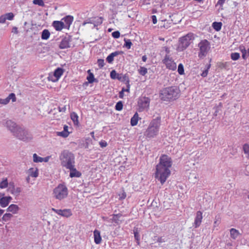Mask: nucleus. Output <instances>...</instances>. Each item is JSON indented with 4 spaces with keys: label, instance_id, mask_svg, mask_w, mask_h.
I'll return each instance as SVG.
<instances>
[{
    "label": "nucleus",
    "instance_id": "1",
    "mask_svg": "<svg viewBox=\"0 0 249 249\" xmlns=\"http://www.w3.org/2000/svg\"><path fill=\"white\" fill-rule=\"evenodd\" d=\"M172 164V160L168 156L162 155L160 157V162L156 166L155 177L161 184L166 181L170 175Z\"/></svg>",
    "mask_w": 249,
    "mask_h": 249
},
{
    "label": "nucleus",
    "instance_id": "2",
    "mask_svg": "<svg viewBox=\"0 0 249 249\" xmlns=\"http://www.w3.org/2000/svg\"><path fill=\"white\" fill-rule=\"evenodd\" d=\"M61 165L66 169L71 168L75 165L74 154L67 150L62 151L59 155Z\"/></svg>",
    "mask_w": 249,
    "mask_h": 249
},
{
    "label": "nucleus",
    "instance_id": "3",
    "mask_svg": "<svg viewBox=\"0 0 249 249\" xmlns=\"http://www.w3.org/2000/svg\"><path fill=\"white\" fill-rule=\"evenodd\" d=\"M179 90L176 87H169L162 89L160 97L164 101L175 100L179 97Z\"/></svg>",
    "mask_w": 249,
    "mask_h": 249
},
{
    "label": "nucleus",
    "instance_id": "4",
    "mask_svg": "<svg viewBox=\"0 0 249 249\" xmlns=\"http://www.w3.org/2000/svg\"><path fill=\"white\" fill-rule=\"evenodd\" d=\"M161 118L160 116L153 119L145 132L147 138H152L158 135L160 126Z\"/></svg>",
    "mask_w": 249,
    "mask_h": 249
},
{
    "label": "nucleus",
    "instance_id": "5",
    "mask_svg": "<svg viewBox=\"0 0 249 249\" xmlns=\"http://www.w3.org/2000/svg\"><path fill=\"white\" fill-rule=\"evenodd\" d=\"M195 36L193 33H189L180 37L179 39L177 50L179 52L185 50L195 39Z\"/></svg>",
    "mask_w": 249,
    "mask_h": 249
},
{
    "label": "nucleus",
    "instance_id": "6",
    "mask_svg": "<svg viewBox=\"0 0 249 249\" xmlns=\"http://www.w3.org/2000/svg\"><path fill=\"white\" fill-rule=\"evenodd\" d=\"M53 195L55 199L61 200L68 195V190L65 185L60 184L53 190Z\"/></svg>",
    "mask_w": 249,
    "mask_h": 249
},
{
    "label": "nucleus",
    "instance_id": "7",
    "mask_svg": "<svg viewBox=\"0 0 249 249\" xmlns=\"http://www.w3.org/2000/svg\"><path fill=\"white\" fill-rule=\"evenodd\" d=\"M14 136L24 142H29L33 138L32 134L21 126L19 127Z\"/></svg>",
    "mask_w": 249,
    "mask_h": 249
},
{
    "label": "nucleus",
    "instance_id": "8",
    "mask_svg": "<svg viewBox=\"0 0 249 249\" xmlns=\"http://www.w3.org/2000/svg\"><path fill=\"white\" fill-rule=\"evenodd\" d=\"M199 48V52L198 57L202 58L206 56L207 53L210 49V43L206 39L201 40L198 44Z\"/></svg>",
    "mask_w": 249,
    "mask_h": 249
},
{
    "label": "nucleus",
    "instance_id": "9",
    "mask_svg": "<svg viewBox=\"0 0 249 249\" xmlns=\"http://www.w3.org/2000/svg\"><path fill=\"white\" fill-rule=\"evenodd\" d=\"M2 125L6 127L15 136L20 126L11 120H3L1 122Z\"/></svg>",
    "mask_w": 249,
    "mask_h": 249
},
{
    "label": "nucleus",
    "instance_id": "10",
    "mask_svg": "<svg viewBox=\"0 0 249 249\" xmlns=\"http://www.w3.org/2000/svg\"><path fill=\"white\" fill-rule=\"evenodd\" d=\"M103 19L102 17H92L86 19L82 23L83 26H85L87 24H92L91 27V29H93L96 27L101 25L103 22Z\"/></svg>",
    "mask_w": 249,
    "mask_h": 249
},
{
    "label": "nucleus",
    "instance_id": "11",
    "mask_svg": "<svg viewBox=\"0 0 249 249\" xmlns=\"http://www.w3.org/2000/svg\"><path fill=\"white\" fill-rule=\"evenodd\" d=\"M64 72V70L61 68H57L53 72L49 74L48 79L49 81L53 82H57Z\"/></svg>",
    "mask_w": 249,
    "mask_h": 249
},
{
    "label": "nucleus",
    "instance_id": "12",
    "mask_svg": "<svg viewBox=\"0 0 249 249\" xmlns=\"http://www.w3.org/2000/svg\"><path fill=\"white\" fill-rule=\"evenodd\" d=\"M150 99L146 97H142L139 98L138 102L140 111L148 109L150 104Z\"/></svg>",
    "mask_w": 249,
    "mask_h": 249
},
{
    "label": "nucleus",
    "instance_id": "13",
    "mask_svg": "<svg viewBox=\"0 0 249 249\" xmlns=\"http://www.w3.org/2000/svg\"><path fill=\"white\" fill-rule=\"evenodd\" d=\"M162 62L166 67V68L174 71L177 68L176 63L172 60V58L168 54L165 55Z\"/></svg>",
    "mask_w": 249,
    "mask_h": 249
},
{
    "label": "nucleus",
    "instance_id": "14",
    "mask_svg": "<svg viewBox=\"0 0 249 249\" xmlns=\"http://www.w3.org/2000/svg\"><path fill=\"white\" fill-rule=\"evenodd\" d=\"M12 197L10 196H5L4 194L0 193V206L2 208L7 207L11 201Z\"/></svg>",
    "mask_w": 249,
    "mask_h": 249
},
{
    "label": "nucleus",
    "instance_id": "15",
    "mask_svg": "<svg viewBox=\"0 0 249 249\" xmlns=\"http://www.w3.org/2000/svg\"><path fill=\"white\" fill-rule=\"evenodd\" d=\"M52 211L63 217H69L72 215L71 210L68 209L61 210L52 208Z\"/></svg>",
    "mask_w": 249,
    "mask_h": 249
},
{
    "label": "nucleus",
    "instance_id": "16",
    "mask_svg": "<svg viewBox=\"0 0 249 249\" xmlns=\"http://www.w3.org/2000/svg\"><path fill=\"white\" fill-rule=\"evenodd\" d=\"M10 100H11L13 102L16 101V95L14 93H10L9 96L5 99H2L0 98V104L3 105H7L9 103Z\"/></svg>",
    "mask_w": 249,
    "mask_h": 249
},
{
    "label": "nucleus",
    "instance_id": "17",
    "mask_svg": "<svg viewBox=\"0 0 249 249\" xmlns=\"http://www.w3.org/2000/svg\"><path fill=\"white\" fill-rule=\"evenodd\" d=\"M202 218L203 216L202 212L199 211H197L196 213V216L194 223V226L195 228H197L200 225Z\"/></svg>",
    "mask_w": 249,
    "mask_h": 249
},
{
    "label": "nucleus",
    "instance_id": "18",
    "mask_svg": "<svg viewBox=\"0 0 249 249\" xmlns=\"http://www.w3.org/2000/svg\"><path fill=\"white\" fill-rule=\"evenodd\" d=\"M70 39L69 37H65L63 38L60 42L59 47L61 49L68 48L70 46Z\"/></svg>",
    "mask_w": 249,
    "mask_h": 249
},
{
    "label": "nucleus",
    "instance_id": "19",
    "mask_svg": "<svg viewBox=\"0 0 249 249\" xmlns=\"http://www.w3.org/2000/svg\"><path fill=\"white\" fill-rule=\"evenodd\" d=\"M14 15L13 13H8L0 17V23H4L6 19L12 20L14 19Z\"/></svg>",
    "mask_w": 249,
    "mask_h": 249
},
{
    "label": "nucleus",
    "instance_id": "20",
    "mask_svg": "<svg viewBox=\"0 0 249 249\" xmlns=\"http://www.w3.org/2000/svg\"><path fill=\"white\" fill-rule=\"evenodd\" d=\"M8 191L14 196H18L21 191L20 187H15L13 184H10Z\"/></svg>",
    "mask_w": 249,
    "mask_h": 249
},
{
    "label": "nucleus",
    "instance_id": "21",
    "mask_svg": "<svg viewBox=\"0 0 249 249\" xmlns=\"http://www.w3.org/2000/svg\"><path fill=\"white\" fill-rule=\"evenodd\" d=\"M19 210V207L16 204H11L6 209V211L11 213L12 214H17Z\"/></svg>",
    "mask_w": 249,
    "mask_h": 249
},
{
    "label": "nucleus",
    "instance_id": "22",
    "mask_svg": "<svg viewBox=\"0 0 249 249\" xmlns=\"http://www.w3.org/2000/svg\"><path fill=\"white\" fill-rule=\"evenodd\" d=\"M53 26L56 31H61L65 27V24L62 21H54Z\"/></svg>",
    "mask_w": 249,
    "mask_h": 249
},
{
    "label": "nucleus",
    "instance_id": "23",
    "mask_svg": "<svg viewBox=\"0 0 249 249\" xmlns=\"http://www.w3.org/2000/svg\"><path fill=\"white\" fill-rule=\"evenodd\" d=\"M70 170V177L71 178H79L81 176V173L78 171L75 167V165L71 168H68Z\"/></svg>",
    "mask_w": 249,
    "mask_h": 249
},
{
    "label": "nucleus",
    "instance_id": "24",
    "mask_svg": "<svg viewBox=\"0 0 249 249\" xmlns=\"http://www.w3.org/2000/svg\"><path fill=\"white\" fill-rule=\"evenodd\" d=\"M122 53H123V52L121 51H115L114 52H113V53H111L109 55L107 56L106 60L108 63H111L113 62V61L114 60V57L115 56H116L119 54H121Z\"/></svg>",
    "mask_w": 249,
    "mask_h": 249
},
{
    "label": "nucleus",
    "instance_id": "25",
    "mask_svg": "<svg viewBox=\"0 0 249 249\" xmlns=\"http://www.w3.org/2000/svg\"><path fill=\"white\" fill-rule=\"evenodd\" d=\"M73 20V17L71 16H67L62 18V20H63L65 24V27H69L71 24L72 23Z\"/></svg>",
    "mask_w": 249,
    "mask_h": 249
},
{
    "label": "nucleus",
    "instance_id": "26",
    "mask_svg": "<svg viewBox=\"0 0 249 249\" xmlns=\"http://www.w3.org/2000/svg\"><path fill=\"white\" fill-rule=\"evenodd\" d=\"M93 235L94 242L96 244H100L102 241L100 232L98 230H95L93 232Z\"/></svg>",
    "mask_w": 249,
    "mask_h": 249
},
{
    "label": "nucleus",
    "instance_id": "27",
    "mask_svg": "<svg viewBox=\"0 0 249 249\" xmlns=\"http://www.w3.org/2000/svg\"><path fill=\"white\" fill-rule=\"evenodd\" d=\"M68 128L67 125H64L63 130L61 132H57V135L63 138L67 137L70 134V132L68 131Z\"/></svg>",
    "mask_w": 249,
    "mask_h": 249
},
{
    "label": "nucleus",
    "instance_id": "28",
    "mask_svg": "<svg viewBox=\"0 0 249 249\" xmlns=\"http://www.w3.org/2000/svg\"><path fill=\"white\" fill-rule=\"evenodd\" d=\"M28 175L33 178H36L38 176V170L37 168H30L28 170Z\"/></svg>",
    "mask_w": 249,
    "mask_h": 249
},
{
    "label": "nucleus",
    "instance_id": "29",
    "mask_svg": "<svg viewBox=\"0 0 249 249\" xmlns=\"http://www.w3.org/2000/svg\"><path fill=\"white\" fill-rule=\"evenodd\" d=\"M141 119L139 117V114L137 112H136L133 116L131 118L130 124L132 126H134L138 124V121Z\"/></svg>",
    "mask_w": 249,
    "mask_h": 249
},
{
    "label": "nucleus",
    "instance_id": "30",
    "mask_svg": "<svg viewBox=\"0 0 249 249\" xmlns=\"http://www.w3.org/2000/svg\"><path fill=\"white\" fill-rule=\"evenodd\" d=\"M240 235L239 231L235 229L232 228L230 230V236L233 239H236Z\"/></svg>",
    "mask_w": 249,
    "mask_h": 249
},
{
    "label": "nucleus",
    "instance_id": "31",
    "mask_svg": "<svg viewBox=\"0 0 249 249\" xmlns=\"http://www.w3.org/2000/svg\"><path fill=\"white\" fill-rule=\"evenodd\" d=\"M71 120H72V121L73 122V124L75 125H78V124H79L78 116L77 114V113H76L74 112H72V113H71Z\"/></svg>",
    "mask_w": 249,
    "mask_h": 249
},
{
    "label": "nucleus",
    "instance_id": "32",
    "mask_svg": "<svg viewBox=\"0 0 249 249\" xmlns=\"http://www.w3.org/2000/svg\"><path fill=\"white\" fill-rule=\"evenodd\" d=\"M50 36V33L49 31L47 29L43 30L41 34V38L43 40H47L49 39Z\"/></svg>",
    "mask_w": 249,
    "mask_h": 249
},
{
    "label": "nucleus",
    "instance_id": "33",
    "mask_svg": "<svg viewBox=\"0 0 249 249\" xmlns=\"http://www.w3.org/2000/svg\"><path fill=\"white\" fill-rule=\"evenodd\" d=\"M110 77L113 79H117L120 80L121 77L119 74L117 73L115 70H113L110 72Z\"/></svg>",
    "mask_w": 249,
    "mask_h": 249
},
{
    "label": "nucleus",
    "instance_id": "34",
    "mask_svg": "<svg viewBox=\"0 0 249 249\" xmlns=\"http://www.w3.org/2000/svg\"><path fill=\"white\" fill-rule=\"evenodd\" d=\"M33 160L34 162H42V158L38 156L35 153L33 155Z\"/></svg>",
    "mask_w": 249,
    "mask_h": 249
},
{
    "label": "nucleus",
    "instance_id": "35",
    "mask_svg": "<svg viewBox=\"0 0 249 249\" xmlns=\"http://www.w3.org/2000/svg\"><path fill=\"white\" fill-rule=\"evenodd\" d=\"M8 185V180L7 178H3V179L0 181V188L4 189L6 188Z\"/></svg>",
    "mask_w": 249,
    "mask_h": 249
},
{
    "label": "nucleus",
    "instance_id": "36",
    "mask_svg": "<svg viewBox=\"0 0 249 249\" xmlns=\"http://www.w3.org/2000/svg\"><path fill=\"white\" fill-rule=\"evenodd\" d=\"M88 72L89 74V76L87 77V79L88 80V82L89 83H92L94 82V79H95L94 75L92 73L90 72V70H89Z\"/></svg>",
    "mask_w": 249,
    "mask_h": 249
},
{
    "label": "nucleus",
    "instance_id": "37",
    "mask_svg": "<svg viewBox=\"0 0 249 249\" xmlns=\"http://www.w3.org/2000/svg\"><path fill=\"white\" fill-rule=\"evenodd\" d=\"M213 27L216 31H218L221 29L222 23L221 22H214L213 23Z\"/></svg>",
    "mask_w": 249,
    "mask_h": 249
},
{
    "label": "nucleus",
    "instance_id": "38",
    "mask_svg": "<svg viewBox=\"0 0 249 249\" xmlns=\"http://www.w3.org/2000/svg\"><path fill=\"white\" fill-rule=\"evenodd\" d=\"M12 217L13 215L12 213H6L3 215L2 220L4 221H7L10 220Z\"/></svg>",
    "mask_w": 249,
    "mask_h": 249
},
{
    "label": "nucleus",
    "instance_id": "39",
    "mask_svg": "<svg viewBox=\"0 0 249 249\" xmlns=\"http://www.w3.org/2000/svg\"><path fill=\"white\" fill-rule=\"evenodd\" d=\"M138 71L139 73L142 76L145 75L147 73V69L143 67H141Z\"/></svg>",
    "mask_w": 249,
    "mask_h": 249
},
{
    "label": "nucleus",
    "instance_id": "40",
    "mask_svg": "<svg viewBox=\"0 0 249 249\" xmlns=\"http://www.w3.org/2000/svg\"><path fill=\"white\" fill-rule=\"evenodd\" d=\"M211 67V64H209L206 66V69L203 71L201 75L203 77H206L208 75L209 70L210 69Z\"/></svg>",
    "mask_w": 249,
    "mask_h": 249
},
{
    "label": "nucleus",
    "instance_id": "41",
    "mask_svg": "<svg viewBox=\"0 0 249 249\" xmlns=\"http://www.w3.org/2000/svg\"><path fill=\"white\" fill-rule=\"evenodd\" d=\"M124 41L125 42L124 46L127 49H129L132 44L131 40L128 39H124Z\"/></svg>",
    "mask_w": 249,
    "mask_h": 249
},
{
    "label": "nucleus",
    "instance_id": "42",
    "mask_svg": "<svg viewBox=\"0 0 249 249\" xmlns=\"http://www.w3.org/2000/svg\"><path fill=\"white\" fill-rule=\"evenodd\" d=\"M33 3L35 5H37L42 7H43L45 5L43 0H33Z\"/></svg>",
    "mask_w": 249,
    "mask_h": 249
},
{
    "label": "nucleus",
    "instance_id": "43",
    "mask_svg": "<svg viewBox=\"0 0 249 249\" xmlns=\"http://www.w3.org/2000/svg\"><path fill=\"white\" fill-rule=\"evenodd\" d=\"M123 107V104L122 101L117 102L115 105V109L118 111H121L122 110Z\"/></svg>",
    "mask_w": 249,
    "mask_h": 249
},
{
    "label": "nucleus",
    "instance_id": "44",
    "mask_svg": "<svg viewBox=\"0 0 249 249\" xmlns=\"http://www.w3.org/2000/svg\"><path fill=\"white\" fill-rule=\"evenodd\" d=\"M178 71L180 75H182L184 73V67L182 64L180 63L178 66Z\"/></svg>",
    "mask_w": 249,
    "mask_h": 249
},
{
    "label": "nucleus",
    "instance_id": "45",
    "mask_svg": "<svg viewBox=\"0 0 249 249\" xmlns=\"http://www.w3.org/2000/svg\"><path fill=\"white\" fill-rule=\"evenodd\" d=\"M240 57V54L238 53H233L231 54V58L233 60H237Z\"/></svg>",
    "mask_w": 249,
    "mask_h": 249
},
{
    "label": "nucleus",
    "instance_id": "46",
    "mask_svg": "<svg viewBox=\"0 0 249 249\" xmlns=\"http://www.w3.org/2000/svg\"><path fill=\"white\" fill-rule=\"evenodd\" d=\"M226 0H218L216 4V6H220V8L221 10H223V4L224 3H225Z\"/></svg>",
    "mask_w": 249,
    "mask_h": 249
},
{
    "label": "nucleus",
    "instance_id": "47",
    "mask_svg": "<svg viewBox=\"0 0 249 249\" xmlns=\"http://www.w3.org/2000/svg\"><path fill=\"white\" fill-rule=\"evenodd\" d=\"M97 63L100 68H102L105 65L104 60L102 59H99L97 60Z\"/></svg>",
    "mask_w": 249,
    "mask_h": 249
},
{
    "label": "nucleus",
    "instance_id": "48",
    "mask_svg": "<svg viewBox=\"0 0 249 249\" xmlns=\"http://www.w3.org/2000/svg\"><path fill=\"white\" fill-rule=\"evenodd\" d=\"M112 36L114 38H118L120 36V33L119 31H115L112 33Z\"/></svg>",
    "mask_w": 249,
    "mask_h": 249
},
{
    "label": "nucleus",
    "instance_id": "49",
    "mask_svg": "<svg viewBox=\"0 0 249 249\" xmlns=\"http://www.w3.org/2000/svg\"><path fill=\"white\" fill-rule=\"evenodd\" d=\"M243 150L246 154L249 153V145L248 144H244L243 146Z\"/></svg>",
    "mask_w": 249,
    "mask_h": 249
},
{
    "label": "nucleus",
    "instance_id": "50",
    "mask_svg": "<svg viewBox=\"0 0 249 249\" xmlns=\"http://www.w3.org/2000/svg\"><path fill=\"white\" fill-rule=\"evenodd\" d=\"M116 3L119 5H125L127 3L125 0H117Z\"/></svg>",
    "mask_w": 249,
    "mask_h": 249
},
{
    "label": "nucleus",
    "instance_id": "51",
    "mask_svg": "<svg viewBox=\"0 0 249 249\" xmlns=\"http://www.w3.org/2000/svg\"><path fill=\"white\" fill-rule=\"evenodd\" d=\"M134 237L136 240L139 241L140 239V236L137 230L134 231Z\"/></svg>",
    "mask_w": 249,
    "mask_h": 249
},
{
    "label": "nucleus",
    "instance_id": "52",
    "mask_svg": "<svg viewBox=\"0 0 249 249\" xmlns=\"http://www.w3.org/2000/svg\"><path fill=\"white\" fill-rule=\"evenodd\" d=\"M99 144L101 147L103 148L107 146V142L105 141H101L99 142Z\"/></svg>",
    "mask_w": 249,
    "mask_h": 249
},
{
    "label": "nucleus",
    "instance_id": "53",
    "mask_svg": "<svg viewBox=\"0 0 249 249\" xmlns=\"http://www.w3.org/2000/svg\"><path fill=\"white\" fill-rule=\"evenodd\" d=\"M239 49H240V50L241 52L242 53H247V50H246V49L244 46H240Z\"/></svg>",
    "mask_w": 249,
    "mask_h": 249
},
{
    "label": "nucleus",
    "instance_id": "54",
    "mask_svg": "<svg viewBox=\"0 0 249 249\" xmlns=\"http://www.w3.org/2000/svg\"><path fill=\"white\" fill-rule=\"evenodd\" d=\"M151 18H152V22H153V24L157 23V19L156 16L155 15H153V16H152Z\"/></svg>",
    "mask_w": 249,
    "mask_h": 249
},
{
    "label": "nucleus",
    "instance_id": "55",
    "mask_svg": "<svg viewBox=\"0 0 249 249\" xmlns=\"http://www.w3.org/2000/svg\"><path fill=\"white\" fill-rule=\"evenodd\" d=\"M51 157L50 156H47L45 158H42V162H47L49 161L50 160Z\"/></svg>",
    "mask_w": 249,
    "mask_h": 249
},
{
    "label": "nucleus",
    "instance_id": "56",
    "mask_svg": "<svg viewBox=\"0 0 249 249\" xmlns=\"http://www.w3.org/2000/svg\"><path fill=\"white\" fill-rule=\"evenodd\" d=\"M120 216H121L120 214H114L113 218H112V221H116V217H117L119 218L120 217Z\"/></svg>",
    "mask_w": 249,
    "mask_h": 249
},
{
    "label": "nucleus",
    "instance_id": "57",
    "mask_svg": "<svg viewBox=\"0 0 249 249\" xmlns=\"http://www.w3.org/2000/svg\"><path fill=\"white\" fill-rule=\"evenodd\" d=\"M124 89L123 88L121 91L120 92L119 96L120 98H122L124 95Z\"/></svg>",
    "mask_w": 249,
    "mask_h": 249
},
{
    "label": "nucleus",
    "instance_id": "58",
    "mask_svg": "<svg viewBox=\"0 0 249 249\" xmlns=\"http://www.w3.org/2000/svg\"><path fill=\"white\" fill-rule=\"evenodd\" d=\"M13 32L16 33V34H17L18 31V28L16 27H13Z\"/></svg>",
    "mask_w": 249,
    "mask_h": 249
},
{
    "label": "nucleus",
    "instance_id": "59",
    "mask_svg": "<svg viewBox=\"0 0 249 249\" xmlns=\"http://www.w3.org/2000/svg\"><path fill=\"white\" fill-rule=\"evenodd\" d=\"M147 60V57L146 55H143L142 57V60L143 61V62H145Z\"/></svg>",
    "mask_w": 249,
    "mask_h": 249
},
{
    "label": "nucleus",
    "instance_id": "60",
    "mask_svg": "<svg viewBox=\"0 0 249 249\" xmlns=\"http://www.w3.org/2000/svg\"><path fill=\"white\" fill-rule=\"evenodd\" d=\"M126 197V194L125 193L122 194V196H121V198L124 199Z\"/></svg>",
    "mask_w": 249,
    "mask_h": 249
},
{
    "label": "nucleus",
    "instance_id": "61",
    "mask_svg": "<svg viewBox=\"0 0 249 249\" xmlns=\"http://www.w3.org/2000/svg\"><path fill=\"white\" fill-rule=\"evenodd\" d=\"M242 56L244 59H246L247 58V53H242Z\"/></svg>",
    "mask_w": 249,
    "mask_h": 249
},
{
    "label": "nucleus",
    "instance_id": "62",
    "mask_svg": "<svg viewBox=\"0 0 249 249\" xmlns=\"http://www.w3.org/2000/svg\"><path fill=\"white\" fill-rule=\"evenodd\" d=\"M4 213V210L0 209V216L3 214Z\"/></svg>",
    "mask_w": 249,
    "mask_h": 249
},
{
    "label": "nucleus",
    "instance_id": "63",
    "mask_svg": "<svg viewBox=\"0 0 249 249\" xmlns=\"http://www.w3.org/2000/svg\"><path fill=\"white\" fill-rule=\"evenodd\" d=\"M129 85H128L127 86V89H124V91H127V92H128V91H129Z\"/></svg>",
    "mask_w": 249,
    "mask_h": 249
},
{
    "label": "nucleus",
    "instance_id": "64",
    "mask_svg": "<svg viewBox=\"0 0 249 249\" xmlns=\"http://www.w3.org/2000/svg\"><path fill=\"white\" fill-rule=\"evenodd\" d=\"M158 242H162V238L160 237V238H159L158 240Z\"/></svg>",
    "mask_w": 249,
    "mask_h": 249
}]
</instances>
